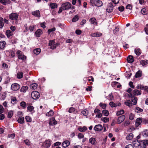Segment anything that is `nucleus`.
Masks as SVG:
<instances>
[{
  "label": "nucleus",
  "mask_w": 148,
  "mask_h": 148,
  "mask_svg": "<svg viewBox=\"0 0 148 148\" xmlns=\"http://www.w3.org/2000/svg\"><path fill=\"white\" fill-rule=\"evenodd\" d=\"M19 16L18 14L16 13H13L9 15V17L11 20L16 21L15 23H17V21L18 20Z\"/></svg>",
  "instance_id": "obj_1"
},
{
  "label": "nucleus",
  "mask_w": 148,
  "mask_h": 148,
  "mask_svg": "<svg viewBox=\"0 0 148 148\" xmlns=\"http://www.w3.org/2000/svg\"><path fill=\"white\" fill-rule=\"evenodd\" d=\"M58 43L55 42L54 40H50L49 41V46L51 49H54L58 46Z\"/></svg>",
  "instance_id": "obj_2"
},
{
  "label": "nucleus",
  "mask_w": 148,
  "mask_h": 148,
  "mask_svg": "<svg viewBox=\"0 0 148 148\" xmlns=\"http://www.w3.org/2000/svg\"><path fill=\"white\" fill-rule=\"evenodd\" d=\"M62 6L63 10H66L71 8V5L69 2H66L62 4Z\"/></svg>",
  "instance_id": "obj_3"
},
{
  "label": "nucleus",
  "mask_w": 148,
  "mask_h": 148,
  "mask_svg": "<svg viewBox=\"0 0 148 148\" xmlns=\"http://www.w3.org/2000/svg\"><path fill=\"white\" fill-rule=\"evenodd\" d=\"M31 97L34 99H37L40 97L39 92L36 91L32 92L31 93Z\"/></svg>",
  "instance_id": "obj_4"
},
{
  "label": "nucleus",
  "mask_w": 148,
  "mask_h": 148,
  "mask_svg": "<svg viewBox=\"0 0 148 148\" xmlns=\"http://www.w3.org/2000/svg\"><path fill=\"white\" fill-rule=\"evenodd\" d=\"M16 53H17L18 58L19 59H21L23 60H25L26 59V57L22 53L21 51L20 50H18Z\"/></svg>",
  "instance_id": "obj_5"
},
{
  "label": "nucleus",
  "mask_w": 148,
  "mask_h": 148,
  "mask_svg": "<svg viewBox=\"0 0 148 148\" xmlns=\"http://www.w3.org/2000/svg\"><path fill=\"white\" fill-rule=\"evenodd\" d=\"M51 145V140H46L43 142L42 144V146L44 148H48Z\"/></svg>",
  "instance_id": "obj_6"
},
{
  "label": "nucleus",
  "mask_w": 148,
  "mask_h": 148,
  "mask_svg": "<svg viewBox=\"0 0 148 148\" xmlns=\"http://www.w3.org/2000/svg\"><path fill=\"white\" fill-rule=\"evenodd\" d=\"M20 87V85L16 83L12 84L11 86L12 90L14 91H16L18 90Z\"/></svg>",
  "instance_id": "obj_7"
},
{
  "label": "nucleus",
  "mask_w": 148,
  "mask_h": 148,
  "mask_svg": "<svg viewBox=\"0 0 148 148\" xmlns=\"http://www.w3.org/2000/svg\"><path fill=\"white\" fill-rule=\"evenodd\" d=\"M57 123L54 117H52L50 119L49 121V124L51 125H54Z\"/></svg>",
  "instance_id": "obj_8"
},
{
  "label": "nucleus",
  "mask_w": 148,
  "mask_h": 148,
  "mask_svg": "<svg viewBox=\"0 0 148 148\" xmlns=\"http://www.w3.org/2000/svg\"><path fill=\"white\" fill-rule=\"evenodd\" d=\"M125 116L122 115L119 116L117 120V123L118 124H119L122 123L125 119Z\"/></svg>",
  "instance_id": "obj_9"
},
{
  "label": "nucleus",
  "mask_w": 148,
  "mask_h": 148,
  "mask_svg": "<svg viewBox=\"0 0 148 148\" xmlns=\"http://www.w3.org/2000/svg\"><path fill=\"white\" fill-rule=\"evenodd\" d=\"M148 145V140H146L143 141L139 145H140V146L143 148H146V146Z\"/></svg>",
  "instance_id": "obj_10"
},
{
  "label": "nucleus",
  "mask_w": 148,
  "mask_h": 148,
  "mask_svg": "<svg viewBox=\"0 0 148 148\" xmlns=\"http://www.w3.org/2000/svg\"><path fill=\"white\" fill-rule=\"evenodd\" d=\"M94 130L97 131H100L103 129L102 125L100 124L96 125L94 127Z\"/></svg>",
  "instance_id": "obj_11"
},
{
  "label": "nucleus",
  "mask_w": 148,
  "mask_h": 148,
  "mask_svg": "<svg viewBox=\"0 0 148 148\" xmlns=\"http://www.w3.org/2000/svg\"><path fill=\"white\" fill-rule=\"evenodd\" d=\"M113 6L112 3H109L108 5V7L106 9V11L110 13L113 11Z\"/></svg>",
  "instance_id": "obj_12"
},
{
  "label": "nucleus",
  "mask_w": 148,
  "mask_h": 148,
  "mask_svg": "<svg viewBox=\"0 0 148 148\" xmlns=\"http://www.w3.org/2000/svg\"><path fill=\"white\" fill-rule=\"evenodd\" d=\"M142 122V120L141 118H138L136 120L135 123L136 126V127H138L140 125Z\"/></svg>",
  "instance_id": "obj_13"
},
{
  "label": "nucleus",
  "mask_w": 148,
  "mask_h": 148,
  "mask_svg": "<svg viewBox=\"0 0 148 148\" xmlns=\"http://www.w3.org/2000/svg\"><path fill=\"white\" fill-rule=\"evenodd\" d=\"M127 60L128 62L129 63H132L134 62V59L132 56L130 55L127 57Z\"/></svg>",
  "instance_id": "obj_14"
},
{
  "label": "nucleus",
  "mask_w": 148,
  "mask_h": 148,
  "mask_svg": "<svg viewBox=\"0 0 148 148\" xmlns=\"http://www.w3.org/2000/svg\"><path fill=\"white\" fill-rule=\"evenodd\" d=\"M32 14L35 16L40 17V11L39 10L34 11L32 12Z\"/></svg>",
  "instance_id": "obj_15"
},
{
  "label": "nucleus",
  "mask_w": 148,
  "mask_h": 148,
  "mask_svg": "<svg viewBox=\"0 0 148 148\" xmlns=\"http://www.w3.org/2000/svg\"><path fill=\"white\" fill-rule=\"evenodd\" d=\"M89 143L92 145H95L96 144V139L95 138L91 137L89 139Z\"/></svg>",
  "instance_id": "obj_16"
},
{
  "label": "nucleus",
  "mask_w": 148,
  "mask_h": 148,
  "mask_svg": "<svg viewBox=\"0 0 148 148\" xmlns=\"http://www.w3.org/2000/svg\"><path fill=\"white\" fill-rule=\"evenodd\" d=\"M124 104L128 107L131 106L133 105L132 101L130 100H127L125 101L124 102Z\"/></svg>",
  "instance_id": "obj_17"
},
{
  "label": "nucleus",
  "mask_w": 148,
  "mask_h": 148,
  "mask_svg": "<svg viewBox=\"0 0 148 148\" xmlns=\"http://www.w3.org/2000/svg\"><path fill=\"white\" fill-rule=\"evenodd\" d=\"M42 33V30L40 29H38L35 32V34L37 37H40Z\"/></svg>",
  "instance_id": "obj_18"
},
{
  "label": "nucleus",
  "mask_w": 148,
  "mask_h": 148,
  "mask_svg": "<svg viewBox=\"0 0 148 148\" xmlns=\"http://www.w3.org/2000/svg\"><path fill=\"white\" fill-rule=\"evenodd\" d=\"M9 53L10 54L12 58L14 57L15 56V53L12 50H10L9 51H6V55L8 56V54Z\"/></svg>",
  "instance_id": "obj_19"
},
{
  "label": "nucleus",
  "mask_w": 148,
  "mask_h": 148,
  "mask_svg": "<svg viewBox=\"0 0 148 148\" xmlns=\"http://www.w3.org/2000/svg\"><path fill=\"white\" fill-rule=\"evenodd\" d=\"M70 144V142L67 140H65L62 143V146L64 148L66 147L69 146Z\"/></svg>",
  "instance_id": "obj_20"
},
{
  "label": "nucleus",
  "mask_w": 148,
  "mask_h": 148,
  "mask_svg": "<svg viewBox=\"0 0 148 148\" xmlns=\"http://www.w3.org/2000/svg\"><path fill=\"white\" fill-rule=\"evenodd\" d=\"M5 34L8 38H9L13 34V33L11 30H8L6 31Z\"/></svg>",
  "instance_id": "obj_21"
},
{
  "label": "nucleus",
  "mask_w": 148,
  "mask_h": 148,
  "mask_svg": "<svg viewBox=\"0 0 148 148\" xmlns=\"http://www.w3.org/2000/svg\"><path fill=\"white\" fill-rule=\"evenodd\" d=\"M18 122L20 124H23L24 123V118L23 117L19 116L17 120Z\"/></svg>",
  "instance_id": "obj_22"
},
{
  "label": "nucleus",
  "mask_w": 148,
  "mask_h": 148,
  "mask_svg": "<svg viewBox=\"0 0 148 148\" xmlns=\"http://www.w3.org/2000/svg\"><path fill=\"white\" fill-rule=\"evenodd\" d=\"M134 52L136 55L139 56L141 53V51L139 48H136L134 50Z\"/></svg>",
  "instance_id": "obj_23"
},
{
  "label": "nucleus",
  "mask_w": 148,
  "mask_h": 148,
  "mask_svg": "<svg viewBox=\"0 0 148 148\" xmlns=\"http://www.w3.org/2000/svg\"><path fill=\"white\" fill-rule=\"evenodd\" d=\"M89 21L93 25H97V23L96 19L95 18H92L89 19Z\"/></svg>",
  "instance_id": "obj_24"
},
{
  "label": "nucleus",
  "mask_w": 148,
  "mask_h": 148,
  "mask_svg": "<svg viewBox=\"0 0 148 148\" xmlns=\"http://www.w3.org/2000/svg\"><path fill=\"white\" fill-rule=\"evenodd\" d=\"M41 49L39 48H37L33 50V53L36 55L39 54L41 52Z\"/></svg>",
  "instance_id": "obj_25"
},
{
  "label": "nucleus",
  "mask_w": 148,
  "mask_h": 148,
  "mask_svg": "<svg viewBox=\"0 0 148 148\" xmlns=\"http://www.w3.org/2000/svg\"><path fill=\"white\" fill-rule=\"evenodd\" d=\"M49 6L52 9H54L55 8H56L58 7V5L56 3H50L49 4Z\"/></svg>",
  "instance_id": "obj_26"
},
{
  "label": "nucleus",
  "mask_w": 148,
  "mask_h": 148,
  "mask_svg": "<svg viewBox=\"0 0 148 148\" xmlns=\"http://www.w3.org/2000/svg\"><path fill=\"white\" fill-rule=\"evenodd\" d=\"M137 97H134H134H132L131 101L133 105H136L137 103Z\"/></svg>",
  "instance_id": "obj_27"
},
{
  "label": "nucleus",
  "mask_w": 148,
  "mask_h": 148,
  "mask_svg": "<svg viewBox=\"0 0 148 148\" xmlns=\"http://www.w3.org/2000/svg\"><path fill=\"white\" fill-rule=\"evenodd\" d=\"M87 129L86 127L83 126V127H80L78 128V130L81 132H84L87 130Z\"/></svg>",
  "instance_id": "obj_28"
},
{
  "label": "nucleus",
  "mask_w": 148,
  "mask_h": 148,
  "mask_svg": "<svg viewBox=\"0 0 148 148\" xmlns=\"http://www.w3.org/2000/svg\"><path fill=\"white\" fill-rule=\"evenodd\" d=\"M133 94L134 95H139L141 94V91L135 89L133 91Z\"/></svg>",
  "instance_id": "obj_29"
},
{
  "label": "nucleus",
  "mask_w": 148,
  "mask_h": 148,
  "mask_svg": "<svg viewBox=\"0 0 148 148\" xmlns=\"http://www.w3.org/2000/svg\"><path fill=\"white\" fill-rule=\"evenodd\" d=\"M37 86L38 84L36 83H33L31 84L30 85L31 88L34 90L36 89L37 88Z\"/></svg>",
  "instance_id": "obj_30"
},
{
  "label": "nucleus",
  "mask_w": 148,
  "mask_h": 148,
  "mask_svg": "<svg viewBox=\"0 0 148 148\" xmlns=\"http://www.w3.org/2000/svg\"><path fill=\"white\" fill-rule=\"evenodd\" d=\"M5 45V41H0V49H3L4 48Z\"/></svg>",
  "instance_id": "obj_31"
},
{
  "label": "nucleus",
  "mask_w": 148,
  "mask_h": 148,
  "mask_svg": "<svg viewBox=\"0 0 148 148\" xmlns=\"http://www.w3.org/2000/svg\"><path fill=\"white\" fill-rule=\"evenodd\" d=\"M28 89V87L27 86H24L22 87L20 91L21 92H25Z\"/></svg>",
  "instance_id": "obj_32"
},
{
  "label": "nucleus",
  "mask_w": 148,
  "mask_h": 148,
  "mask_svg": "<svg viewBox=\"0 0 148 148\" xmlns=\"http://www.w3.org/2000/svg\"><path fill=\"white\" fill-rule=\"evenodd\" d=\"M102 35L101 33L97 32L94 33L92 34V36L93 37H99Z\"/></svg>",
  "instance_id": "obj_33"
},
{
  "label": "nucleus",
  "mask_w": 148,
  "mask_h": 148,
  "mask_svg": "<svg viewBox=\"0 0 148 148\" xmlns=\"http://www.w3.org/2000/svg\"><path fill=\"white\" fill-rule=\"evenodd\" d=\"M10 2L9 0H0V2L4 5L7 3L9 4Z\"/></svg>",
  "instance_id": "obj_34"
},
{
  "label": "nucleus",
  "mask_w": 148,
  "mask_h": 148,
  "mask_svg": "<svg viewBox=\"0 0 148 148\" xmlns=\"http://www.w3.org/2000/svg\"><path fill=\"white\" fill-rule=\"evenodd\" d=\"M102 2L100 0H97L96 1L95 6L101 7L102 5Z\"/></svg>",
  "instance_id": "obj_35"
},
{
  "label": "nucleus",
  "mask_w": 148,
  "mask_h": 148,
  "mask_svg": "<svg viewBox=\"0 0 148 148\" xmlns=\"http://www.w3.org/2000/svg\"><path fill=\"white\" fill-rule=\"evenodd\" d=\"M133 135L132 133H130L126 137V139L127 140H131L133 138Z\"/></svg>",
  "instance_id": "obj_36"
},
{
  "label": "nucleus",
  "mask_w": 148,
  "mask_h": 148,
  "mask_svg": "<svg viewBox=\"0 0 148 148\" xmlns=\"http://www.w3.org/2000/svg\"><path fill=\"white\" fill-rule=\"evenodd\" d=\"M23 73L22 72H20L17 74V77L18 79H21L23 77Z\"/></svg>",
  "instance_id": "obj_37"
},
{
  "label": "nucleus",
  "mask_w": 148,
  "mask_h": 148,
  "mask_svg": "<svg viewBox=\"0 0 148 148\" xmlns=\"http://www.w3.org/2000/svg\"><path fill=\"white\" fill-rule=\"evenodd\" d=\"M148 64V60H142L140 62V64L142 65L143 66L146 65Z\"/></svg>",
  "instance_id": "obj_38"
},
{
  "label": "nucleus",
  "mask_w": 148,
  "mask_h": 148,
  "mask_svg": "<svg viewBox=\"0 0 148 148\" xmlns=\"http://www.w3.org/2000/svg\"><path fill=\"white\" fill-rule=\"evenodd\" d=\"M20 105L23 109H25L26 107V103L24 101L21 102L20 103Z\"/></svg>",
  "instance_id": "obj_39"
},
{
  "label": "nucleus",
  "mask_w": 148,
  "mask_h": 148,
  "mask_svg": "<svg viewBox=\"0 0 148 148\" xmlns=\"http://www.w3.org/2000/svg\"><path fill=\"white\" fill-rule=\"evenodd\" d=\"M141 12L143 15L147 14L148 13L147 10L145 8H143L141 10Z\"/></svg>",
  "instance_id": "obj_40"
},
{
  "label": "nucleus",
  "mask_w": 148,
  "mask_h": 148,
  "mask_svg": "<svg viewBox=\"0 0 148 148\" xmlns=\"http://www.w3.org/2000/svg\"><path fill=\"white\" fill-rule=\"evenodd\" d=\"M17 100L15 97H12L11 99V102L13 104H15L16 103Z\"/></svg>",
  "instance_id": "obj_41"
},
{
  "label": "nucleus",
  "mask_w": 148,
  "mask_h": 148,
  "mask_svg": "<svg viewBox=\"0 0 148 148\" xmlns=\"http://www.w3.org/2000/svg\"><path fill=\"white\" fill-rule=\"evenodd\" d=\"M54 114V112L52 110H50L46 114V115L48 116H52Z\"/></svg>",
  "instance_id": "obj_42"
},
{
  "label": "nucleus",
  "mask_w": 148,
  "mask_h": 148,
  "mask_svg": "<svg viewBox=\"0 0 148 148\" xmlns=\"http://www.w3.org/2000/svg\"><path fill=\"white\" fill-rule=\"evenodd\" d=\"M13 114V112L12 110H10L8 112V114L7 117L8 118H11Z\"/></svg>",
  "instance_id": "obj_43"
},
{
  "label": "nucleus",
  "mask_w": 148,
  "mask_h": 148,
  "mask_svg": "<svg viewBox=\"0 0 148 148\" xmlns=\"http://www.w3.org/2000/svg\"><path fill=\"white\" fill-rule=\"evenodd\" d=\"M142 75V71H138L136 74L135 76L136 78L139 77Z\"/></svg>",
  "instance_id": "obj_44"
},
{
  "label": "nucleus",
  "mask_w": 148,
  "mask_h": 148,
  "mask_svg": "<svg viewBox=\"0 0 148 148\" xmlns=\"http://www.w3.org/2000/svg\"><path fill=\"white\" fill-rule=\"evenodd\" d=\"M135 111L137 113H140L143 111V110L138 107H137L135 109Z\"/></svg>",
  "instance_id": "obj_45"
},
{
  "label": "nucleus",
  "mask_w": 148,
  "mask_h": 148,
  "mask_svg": "<svg viewBox=\"0 0 148 148\" xmlns=\"http://www.w3.org/2000/svg\"><path fill=\"white\" fill-rule=\"evenodd\" d=\"M142 134L145 137H147L148 136V130H145L144 131L143 133Z\"/></svg>",
  "instance_id": "obj_46"
},
{
  "label": "nucleus",
  "mask_w": 148,
  "mask_h": 148,
  "mask_svg": "<svg viewBox=\"0 0 148 148\" xmlns=\"http://www.w3.org/2000/svg\"><path fill=\"white\" fill-rule=\"evenodd\" d=\"M34 108L32 106H29L27 107V111L31 112L34 109Z\"/></svg>",
  "instance_id": "obj_47"
},
{
  "label": "nucleus",
  "mask_w": 148,
  "mask_h": 148,
  "mask_svg": "<svg viewBox=\"0 0 148 148\" xmlns=\"http://www.w3.org/2000/svg\"><path fill=\"white\" fill-rule=\"evenodd\" d=\"M124 111L123 110H121L120 111L117 112L116 114L117 116H119L124 114Z\"/></svg>",
  "instance_id": "obj_48"
},
{
  "label": "nucleus",
  "mask_w": 148,
  "mask_h": 148,
  "mask_svg": "<svg viewBox=\"0 0 148 148\" xmlns=\"http://www.w3.org/2000/svg\"><path fill=\"white\" fill-rule=\"evenodd\" d=\"M102 114L106 116H108L109 114L108 111L107 110H103L102 111Z\"/></svg>",
  "instance_id": "obj_49"
},
{
  "label": "nucleus",
  "mask_w": 148,
  "mask_h": 148,
  "mask_svg": "<svg viewBox=\"0 0 148 148\" xmlns=\"http://www.w3.org/2000/svg\"><path fill=\"white\" fill-rule=\"evenodd\" d=\"M96 1L95 0H90V3L92 6H95Z\"/></svg>",
  "instance_id": "obj_50"
},
{
  "label": "nucleus",
  "mask_w": 148,
  "mask_h": 148,
  "mask_svg": "<svg viewBox=\"0 0 148 148\" xmlns=\"http://www.w3.org/2000/svg\"><path fill=\"white\" fill-rule=\"evenodd\" d=\"M88 111L86 110H84L82 112V114L84 116H86L88 115Z\"/></svg>",
  "instance_id": "obj_51"
},
{
  "label": "nucleus",
  "mask_w": 148,
  "mask_h": 148,
  "mask_svg": "<svg viewBox=\"0 0 148 148\" xmlns=\"http://www.w3.org/2000/svg\"><path fill=\"white\" fill-rule=\"evenodd\" d=\"M3 18L0 19V29L2 28L4 26Z\"/></svg>",
  "instance_id": "obj_52"
},
{
  "label": "nucleus",
  "mask_w": 148,
  "mask_h": 148,
  "mask_svg": "<svg viewBox=\"0 0 148 148\" xmlns=\"http://www.w3.org/2000/svg\"><path fill=\"white\" fill-rule=\"evenodd\" d=\"M25 119L27 122H31L32 121V118L29 116H26Z\"/></svg>",
  "instance_id": "obj_53"
},
{
  "label": "nucleus",
  "mask_w": 148,
  "mask_h": 148,
  "mask_svg": "<svg viewBox=\"0 0 148 148\" xmlns=\"http://www.w3.org/2000/svg\"><path fill=\"white\" fill-rule=\"evenodd\" d=\"M109 105L112 107H116L117 106L116 104L113 102H110Z\"/></svg>",
  "instance_id": "obj_54"
},
{
  "label": "nucleus",
  "mask_w": 148,
  "mask_h": 148,
  "mask_svg": "<svg viewBox=\"0 0 148 148\" xmlns=\"http://www.w3.org/2000/svg\"><path fill=\"white\" fill-rule=\"evenodd\" d=\"M78 16L77 15L75 16L73 18L72 21L73 22H75L78 20Z\"/></svg>",
  "instance_id": "obj_55"
},
{
  "label": "nucleus",
  "mask_w": 148,
  "mask_h": 148,
  "mask_svg": "<svg viewBox=\"0 0 148 148\" xmlns=\"http://www.w3.org/2000/svg\"><path fill=\"white\" fill-rule=\"evenodd\" d=\"M25 144L29 146L31 145V143L28 139H26L24 140Z\"/></svg>",
  "instance_id": "obj_56"
},
{
  "label": "nucleus",
  "mask_w": 148,
  "mask_h": 148,
  "mask_svg": "<svg viewBox=\"0 0 148 148\" xmlns=\"http://www.w3.org/2000/svg\"><path fill=\"white\" fill-rule=\"evenodd\" d=\"M35 25H31L29 27V29L31 32L33 31L34 29Z\"/></svg>",
  "instance_id": "obj_57"
},
{
  "label": "nucleus",
  "mask_w": 148,
  "mask_h": 148,
  "mask_svg": "<svg viewBox=\"0 0 148 148\" xmlns=\"http://www.w3.org/2000/svg\"><path fill=\"white\" fill-rule=\"evenodd\" d=\"M99 105L103 109H105L106 106V104H102L101 103H100L99 104Z\"/></svg>",
  "instance_id": "obj_58"
},
{
  "label": "nucleus",
  "mask_w": 148,
  "mask_h": 148,
  "mask_svg": "<svg viewBox=\"0 0 148 148\" xmlns=\"http://www.w3.org/2000/svg\"><path fill=\"white\" fill-rule=\"evenodd\" d=\"M134 115L132 113H131L129 115V119L131 120H133L134 119Z\"/></svg>",
  "instance_id": "obj_59"
},
{
  "label": "nucleus",
  "mask_w": 148,
  "mask_h": 148,
  "mask_svg": "<svg viewBox=\"0 0 148 148\" xmlns=\"http://www.w3.org/2000/svg\"><path fill=\"white\" fill-rule=\"evenodd\" d=\"M15 134H9L8 135V138H11V139H14V138Z\"/></svg>",
  "instance_id": "obj_60"
},
{
  "label": "nucleus",
  "mask_w": 148,
  "mask_h": 148,
  "mask_svg": "<svg viewBox=\"0 0 148 148\" xmlns=\"http://www.w3.org/2000/svg\"><path fill=\"white\" fill-rule=\"evenodd\" d=\"M56 30V28L53 27L52 28L49 29L48 30V33L49 34L51 32L54 31Z\"/></svg>",
  "instance_id": "obj_61"
},
{
  "label": "nucleus",
  "mask_w": 148,
  "mask_h": 148,
  "mask_svg": "<svg viewBox=\"0 0 148 148\" xmlns=\"http://www.w3.org/2000/svg\"><path fill=\"white\" fill-rule=\"evenodd\" d=\"M2 67L4 69H6L8 67V66L5 63H3L2 64Z\"/></svg>",
  "instance_id": "obj_62"
},
{
  "label": "nucleus",
  "mask_w": 148,
  "mask_h": 148,
  "mask_svg": "<svg viewBox=\"0 0 148 148\" xmlns=\"http://www.w3.org/2000/svg\"><path fill=\"white\" fill-rule=\"evenodd\" d=\"M102 116V114L101 113V112H99L97 113V114L96 115V117L98 118H100Z\"/></svg>",
  "instance_id": "obj_63"
},
{
  "label": "nucleus",
  "mask_w": 148,
  "mask_h": 148,
  "mask_svg": "<svg viewBox=\"0 0 148 148\" xmlns=\"http://www.w3.org/2000/svg\"><path fill=\"white\" fill-rule=\"evenodd\" d=\"M145 86H143L141 85H138V86L137 87V88L138 89H143L144 87Z\"/></svg>",
  "instance_id": "obj_64"
}]
</instances>
